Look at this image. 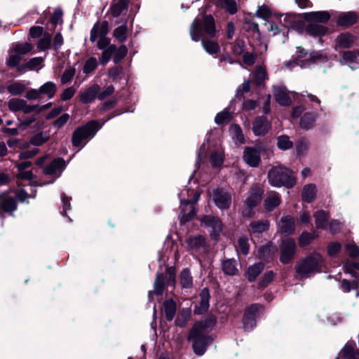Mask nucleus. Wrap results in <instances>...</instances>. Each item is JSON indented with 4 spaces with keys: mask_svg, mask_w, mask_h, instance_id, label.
I'll list each match as a JSON object with an SVG mask.
<instances>
[{
    "mask_svg": "<svg viewBox=\"0 0 359 359\" xmlns=\"http://www.w3.org/2000/svg\"><path fill=\"white\" fill-rule=\"evenodd\" d=\"M215 324V319L209 318L205 321L197 323L190 332L189 339L193 341V348L196 354L202 355L204 354L207 346L212 339L207 336L208 330Z\"/></svg>",
    "mask_w": 359,
    "mask_h": 359,
    "instance_id": "f257e3e1",
    "label": "nucleus"
},
{
    "mask_svg": "<svg viewBox=\"0 0 359 359\" xmlns=\"http://www.w3.org/2000/svg\"><path fill=\"white\" fill-rule=\"evenodd\" d=\"M269 184L276 187H292L296 179L292 170L283 165L272 167L268 172Z\"/></svg>",
    "mask_w": 359,
    "mask_h": 359,
    "instance_id": "f03ea898",
    "label": "nucleus"
},
{
    "mask_svg": "<svg viewBox=\"0 0 359 359\" xmlns=\"http://www.w3.org/2000/svg\"><path fill=\"white\" fill-rule=\"evenodd\" d=\"M212 37L215 33V21L211 15H205L203 19H195L190 27V35L194 41L201 39L203 32Z\"/></svg>",
    "mask_w": 359,
    "mask_h": 359,
    "instance_id": "7ed1b4c3",
    "label": "nucleus"
},
{
    "mask_svg": "<svg viewBox=\"0 0 359 359\" xmlns=\"http://www.w3.org/2000/svg\"><path fill=\"white\" fill-rule=\"evenodd\" d=\"M175 285V272L172 267H168L166 274L157 273L154 281V288L153 291L149 292V298L151 300L152 295L155 294L157 296H162L165 287Z\"/></svg>",
    "mask_w": 359,
    "mask_h": 359,
    "instance_id": "20e7f679",
    "label": "nucleus"
},
{
    "mask_svg": "<svg viewBox=\"0 0 359 359\" xmlns=\"http://www.w3.org/2000/svg\"><path fill=\"white\" fill-rule=\"evenodd\" d=\"M322 266V257L318 254H314L301 261L297 265L296 271L299 275L303 277H308L310 273L320 271Z\"/></svg>",
    "mask_w": 359,
    "mask_h": 359,
    "instance_id": "39448f33",
    "label": "nucleus"
},
{
    "mask_svg": "<svg viewBox=\"0 0 359 359\" xmlns=\"http://www.w3.org/2000/svg\"><path fill=\"white\" fill-rule=\"evenodd\" d=\"M100 128L96 121L88 122L85 126L76 128L72 134V142L74 147H79L88 137H93Z\"/></svg>",
    "mask_w": 359,
    "mask_h": 359,
    "instance_id": "423d86ee",
    "label": "nucleus"
},
{
    "mask_svg": "<svg viewBox=\"0 0 359 359\" xmlns=\"http://www.w3.org/2000/svg\"><path fill=\"white\" fill-rule=\"evenodd\" d=\"M192 193L194 191H192ZM195 198L194 199H186L184 198V193L181 191L179 194L180 198V208L181 212L180 215V219L181 223L184 224L195 215L194 203H196L199 198V194L195 193Z\"/></svg>",
    "mask_w": 359,
    "mask_h": 359,
    "instance_id": "0eeeda50",
    "label": "nucleus"
},
{
    "mask_svg": "<svg viewBox=\"0 0 359 359\" xmlns=\"http://www.w3.org/2000/svg\"><path fill=\"white\" fill-rule=\"evenodd\" d=\"M264 190L257 185L252 187L245 200L246 208L243 211V215L250 217L253 215L252 208L256 207L261 201Z\"/></svg>",
    "mask_w": 359,
    "mask_h": 359,
    "instance_id": "6e6552de",
    "label": "nucleus"
},
{
    "mask_svg": "<svg viewBox=\"0 0 359 359\" xmlns=\"http://www.w3.org/2000/svg\"><path fill=\"white\" fill-rule=\"evenodd\" d=\"M325 57L320 53H309L301 47L297 48V55L294 63L301 67H306L311 62L325 59Z\"/></svg>",
    "mask_w": 359,
    "mask_h": 359,
    "instance_id": "1a4fd4ad",
    "label": "nucleus"
},
{
    "mask_svg": "<svg viewBox=\"0 0 359 359\" xmlns=\"http://www.w3.org/2000/svg\"><path fill=\"white\" fill-rule=\"evenodd\" d=\"M296 250V243L292 238H286L283 240L280 246V261L287 264L293 259Z\"/></svg>",
    "mask_w": 359,
    "mask_h": 359,
    "instance_id": "9d476101",
    "label": "nucleus"
},
{
    "mask_svg": "<svg viewBox=\"0 0 359 359\" xmlns=\"http://www.w3.org/2000/svg\"><path fill=\"white\" fill-rule=\"evenodd\" d=\"M8 107L13 112L21 111L24 114H29L34 111L38 105H29L22 99L12 98L8 102Z\"/></svg>",
    "mask_w": 359,
    "mask_h": 359,
    "instance_id": "9b49d317",
    "label": "nucleus"
},
{
    "mask_svg": "<svg viewBox=\"0 0 359 359\" xmlns=\"http://www.w3.org/2000/svg\"><path fill=\"white\" fill-rule=\"evenodd\" d=\"M261 309L262 306L259 304H252L245 309L243 316V326L245 330H252L255 326V318Z\"/></svg>",
    "mask_w": 359,
    "mask_h": 359,
    "instance_id": "f8f14e48",
    "label": "nucleus"
},
{
    "mask_svg": "<svg viewBox=\"0 0 359 359\" xmlns=\"http://www.w3.org/2000/svg\"><path fill=\"white\" fill-rule=\"evenodd\" d=\"M201 221L205 226L212 229L210 234L212 237L216 238L221 232L222 223L218 217L205 215L201 219Z\"/></svg>",
    "mask_w": 359,
    "mask_h": 359,
    "instance_id": "ddd939ff",
    "label": "nucleus"
},
{
    "mask_svg": "<svg viewBox=\"0 0 359 359\" xmlns=\"http://www.w3.org/2000/svg\"><path fill=\"white\" fill-rule=\"evenodd\" d=\"M213 201L216 205L220 209H227L231 203V197L222 190L216 189L212 196Z\"/></svg>",
    "mask_w": 359,
    "mask_h": 359,
    "instance_id": "4468645a",
    "label": "nucleus"
},
{
    "mask_svg": "<svg viewBox=\"0 0 359 359\" xmlns=\"http://www.w3.org/2000/svg\"><path fill=\"white\" fill-rule=\"evenodd\" d=\"M245 162L251 167H257L260 162L259 151L255 147H245L243 152Z\"/></svg>",
    "mask_w": 359,
    "mask_h": 359,
    "instance_id": "2eb2a0df",
    "label": "nucleus"
},
{
    "mask_svg": "<svg viewBox=\"0 0 359 359\" xmlns=\"http://www.w3.org/2000/svg\"><path fill=\"white\" fill-rule=\"evenodd\" d=\"M65 168V162L62 158H56L47 165L44 168V173L48 175H54L55 177L60 176Z\"/></svg>",
    "mask_w": 359,
    "mask_h": 359,
    "instance_id": "dca6fc26",
    "label": "nucleus"
},
{
    "mask_svg": "<svg viewBox=\"0 0 359 359\" xmlns=\"http://www.w3.org/2000/svg\"><path fill=\"white\" fill-rule=\"evenodd\" d=\"M341 64L348 65L352 69L359 67V54L355 51H345L339 59Z\"/></svg>",
    "mask_w": 359,
    "mask_h": 359,
    "instance_id": "f3484780",
    "label": "nucleus"
},
{
    "mask_svg": "<svg viewBox=\"0 0 359 359\" xmlns=\"http://www.w3.org/2000/svg\"><path fill=\"white\" fill-rule=\"evenodd\" d=\"M108 32L109 24L107 21H103L102 23L97 22L90 31V40L91 42H95L97 39L107 36Z\"/></svg>",
    "mask_w": 359,
    "mask_h": 359,
    "instance_id": "a211bd4d",
    "label": "nucleus"
},
{
    "mask_svg": "<svg viewBox=\"0 0 359 359\" xmlns=\"http://www.w3.org/2000/svg\"><path fill=\"white\" fill-rule=\"evenodd\" d=\"M304 18L309 23H323L329 20L330 15L327 11H316L304 13Z\"/></svg>",
    "mask_w": 359,
    "mask_h": 359,
    "instance_id": "6ab92c4d",
    "label": "nucleus"
},
{
    "mask_svg": "<svg viewBox=\"0 0 359 359\" xmlns=\"http://www.w3.org/2000/svg\"><path fill=\"white\" fill-rule=\"evenodd\" d=\"M270 128V123L265 116H259L253 122L252 130L255 135H263Z\"/></svg>",
    "mask_w": 359,
    "mask_h": 359,
    "instance_id": "aec40b11",
    "label": "nucleus"
},
{
    "mask_svg": "<svg viewBox=\"0 0 359 359\" xmlns=\"http://www.w3.org/2000/svg\"><path fill=\"white\" fill-rule=\"evenodd\" d=\"M354 43V37L349 33H342L335 39L334 49L338 50L342 48H349Z\"/></svg>",
    "mask_w": 359,
    "mask_h": 359,
    "instance_id": "412c9836",
    "label": "nucleus"
},
{
    "mask_svg": "<svg viewBox=\"0 0 359 359\" xmlns=\"http://www.w3.org/2000/svg\"><path fill=\"white\" fill-rule=\"evenodd\" d=\"M358 18V17L355 12H342L339 14L337 23L339 26L349 27L355 24Z\"/></svg>",
    "mask_w": 359,
    "mask_h": 359,
    "instance_id": "4be33fe9",
    "label": "nucleus"
},
{
    "mask_svg": "<svg viewBox=\"0 0 359 359\" xmlns=\"http://www.w3.org/2000/svg\"><path fill=\"white\" fill-rule=\"evenodd\" d=\"M269 222L267 219L252 221L249 224V233L251 235L260 234L269 229Z\"/></svg>",
    "mask_w": 359,
    "mask_h": 359,
    "instance_id": "5701e85b",
    "label": "nucleus"
},
{
    "mask_svg": "<svg viewBox=\"0 0 359 359\" xmlns=\"http://www.w3.org/2000/svg\"><path fill=\"white\" fill-rule=\"evenodd\" d=\"M273 95L276 102L280 105L288 106L292 103V100L284 87L275 86L273 88Z\"/></svg>",
    "mask_w": 359,
    "mask_h": 359,
    "instance_id": "b1692460",
    "label": "nucleus"
},
{
    "mask_svg": "<svg viewBox=\"0 0 359 359\" xmlns=\"http://www.w3.org/2000/svg\"><path fill=\"white\" fill-rule=\"evenodd\" d=\"M100 86L97 84H93L88 88L80 94L81 101L83 104L91 103L96 97H98Z\"/></svg>",
    "mask_w": 359,
    "mask_h": 359,
    "instance_id": "393cba45",
    "label": "nucleus"
},
{
    "mask_svg": "<svg viewBox=\"0 0 359 359\" xmlns=\"http://www.w3.org/2000/svg\"><path fill=\"white\" fill-rule=\"evenodd\" d=\"M281 202L280 195L276 192H271L267 195L264 201V206L266 211L271 212L277 208Z\"/></svg>",
    "mask_w": 359,
    "mask_h": 359,
    "instance_id": "a878e982",
    "label": "nucleus"
},
{
    "mask_svg": "<svg viewBox=\"0 0 359 359\" xmlns=\"http://www.w3.org/2000/svg\"><path fill=\"white\" fill-rule=\"evenodd\" d=\"M278 229L281 233L291 234L294 231V220L290 216L283 217L278 222Z\"/></svg>",
    "mask_w": 359,
    "mask_h": 359,
    "instance_id": "bb28decb",
    "label": "nucleus"
},
{
    "mask_svg": "<svg viewBox=\"0 0 359 359\" xmlns=\"http://www.w3.org/2000/svg\"><path fill=\"white\" fill-rule=\"evenodd\" d=\"M17 204L15 200L10 196H0V214L3 212H10L15 210Z\"/></svg>",
    "mask_w": 359,
    "mask_h": 359,
    "instance_id": "cd10ccee",
    "label": "nucleus"
},
{
    "mask_svg": "<svg viewBox=\"0 0 359 359\" xmlns=\"http://www.w3.org/2000/svg\"><path fill=\"white\" fill-rule=\"evenodd\" d=\"M209 298L210 294L208 290L206 288H204L201 290L200 294V303L199 306H196L194 310V312L196 313H203V312L206 311L209 308Z\"/></svg>",
    "mask_w": 359,
    "mask_h": 359,
    "instance_id": "c85d7f7f",
    "label": "nucleus"
},
{
    "mask_svg": "<svg viewBox=\"0 0 359 359\" xmlns=\"http://www.w3.org/2000/svg\"><path fill=\"white\" fill-rule=\"evenodd\" d=\"M306 32L311 36H321L327 32V27L317 23H309L306 27Z\"/></svg>",
    "mask_w": 359,
    "mask_h": 359,
    "instance_id": "c756f323",
    "label": "nucleus"
},
{
    "mask_svg": "<svg viewBox=\"0 0 359 359\" xmlns=\"http://www.w3.org/2000/svg\"><path fill=\"white\" fill-rule=\"evenodd\" d=\"M179 280L182 289H189L193 286V278L187 269H183L179 276Z\"/></svg>",
    "mask_w": 359,
    "mask_h": 359,
    "instance_id": "7c9ffc66",
    "label": "nucleus"
},
{
    "mask_svg": "<svg viewBox=\"0 0 359 359\" xmlns=\"http://www.w3.org/2000/svg\"><path fill=\"white\" fill-rule=\"evenodd\" d=\"M316 120V114L307 112L301 118L299 126L304 130H309L313 126Z\"/></svg>",
    "mask_w": 359,
    "mask_h": 359,
    "instance_id": "2f4dec72",
    "label": "nucleus"
},
{
    "mask_svg": "<svg viewBox=\"0 0 359 359\" xmlns=\"http://www.w3.org/2000/svg\"><path fill=\"white\" fill-rule=\"evenodd\" d=\"M316 195V187L313 184H306L302 190V199L304 201L311 203Z\"/></svg>",
    "mask_w": 359,
    "mask_h": 359,
    "instance_id": "473e14b6",
    "label": "nucleus"
},
{
    "mask_svg": "<svg viewBox=\"0 0 359 359\" xmlns=\"http://www.w3.org/2000/svg\"><path fill=\"white\" fill-rule=\"evenodd\" d=\"M313 217L316 220V226L318 229H325L327 224V220L329 219V214L324 210H318L314 215Z\"/></svg>",
    "mask_w": 359,
    "mask_h": 359,
    "instance_id": "72a5a7b5",
    "label": "nucleus"
},
{
    "mask_svg": "<svg viewBox=\"0 0 359 359\" xmlns=\"http://www.w3.org/2000/svg\"><path fill=\"white\" fill-rule=\"evenodd\" d=\"M39 90L41 95H46L48 99H51L55 95L57 87L55 83L48 81L39 88Z\"/></svg>",
    "mask_w": 359,
    "mask_h": 359,
    "instance_id": "f704fd0d",
    "label": "nucleus"
},
{
    "mask_svg": "<svg viewBox=\"0 0 359 359\" xmlns=\"http://www.w3.org/2000/svg\"><path fill=\"white\" fill-rule=\"evenodd\" d=\"M264 264L262 262L256 263L248 268L247 271V278L249 281H253L261 273L264 269Z\"/></svg>",
    "mask_w": 359,
    "mask_h": 359,
    "instance_id": "c9c22d12",
    "label": "nucleus"
},
{
    "mask_svg": "<svg viewBox=\"0 0 359 359\" xmlns=\"http://www.w3.org/2000/svg\"><path fill=\"white\" fill-rule=\"evenodd\" d=\"M217 6L225 9L230 14H234L237 11V6L235 0H217Z\"/></svg>",
    "mask_w": 359,
    "mask_h": 359,
    "instance_id": "e433bc0d",
    "label": "nucleus"
},
{
    "mask_svg": "<svg viewBox=\"0 0 359 359\" xmlns=\"http://www.w3.org/2000/svg\"><path fill=\"white\" fill-rule=\"evenodd\" d=\"M128 6V0H118L112 4L110 11L113 17L119 16L123 11L126 9Z\"/></svg>",
    "mask_w": 359,
    "mask_h": 359,
    "instance_id": "4c0bfd02",
    "label": "nucleus"
},
{
    "mask_svg": "<svg viewBox=\"0 0 359 359\" xmlns=\"http://www.w3.org/2000/svg\"><path fill=\"white\" fill-rule=\"evenodd\" d=\"M187 245L191 249L198 250L203 248L205 245V238L201 236L189 237L186 241Z\"/></svg>",
    "mask_w": 359,
    "mask_h": 359,
    "instance_id": "58836bf2",
    "label": "nucleus"
},
{
    "mask_svg": "<svg viewBox=\"0 0 359 359\" xmlns=\"http://www.w3.org/2000/svg\"><path fill=\"white\" fill-rule=\"evenodd\" d=\"M222 269L224 272L227 275H236L238 272L236 261L233 259L224 261L222 264Z\"/></svg>",
    "mask_w": 359,
    "mask_h": 359,
    "instance_id": "ea45409f",
    "label": "nucleus"
},
{
    "mask_svg": "<svg viewBox=\"0 0 359 359\" xmlns=\"http://www.w3.org/2000/svg\"><path fill=\"white\" fill-rule=\"evenodd\" d=\"M164 311L168 320H171L176 312V304L172 299H168L163 303Z\"/></svg>",
    "mask_w": 359,
    "mask_h": 359,
    "instance_id": "a19ab883",
    "label": "nucleus"
},
{
    "mask_svg": "<svg viewBox=\"0 0 359 359\" xmlns=\"http://www.w3.org/2000/svg\"><path fill=\"white\" fill-rule=\"evenodd\" d=\"M337 359H356V351L350 344H346L341 351L339 358Z\"/></svg>",
    "mask_w": 359,
    "mask_h": 359,
    "instance_id": "79ce46f5",
    "label": "nucleus"
},
{
    "mask_svg": "<svg viewBox=\"0 0 359 359\" xmlns=\"http://www.w3.org/2000/svg\"><path fill=\"white\" fill-rule=\"evenodd\" d=\"M116 46L115 45H110L107 48L103 49L102 56L100 58V64L105 65L111 59V55L116 52Z\"/></svg>",
    "mask_w": 359,
    "mask_h": 359,
    "instance_id": "37998d69",
    "label": "nucleus"
},
{
    "mask_svg": "<svg viewBox=\"0 0 359 359\" xmlns=\"http://www.w3.org/2000/svg\"><path fill=\"white\" fill-rule=\"evenodd\" d=\"M36 185L32 183L30 185L25 186V189H21L17 191L16 197L21 202L25 201L28 198L34 197L35 192L34 194L32 192L29 193L28 189H32L33 186Z\"/></svg>",
    "mask_w": 359,
    "mask_h": 359,
    "instance_id": "c03bdc74",
    "label": "nucleus"
},
{
    "mask_svg": "<svg viewBox=\"0 0 359 359\" xmlns=\"http://www.w3.org/2000/svg\"><path fill=\"white\" fill-rule=\"evenodd\" d=\"M127 26L126 24L119 26L114 31L113 35L118 42H123L127 39Z\"/></svg>",
    "mask_w": 359,
    "mask_h": 359,
    "instance_id": "a18cd8bd",
    "label": "nucleus"
},
{
    "mask_svg": "<svg viewBox=\"0 0 359 359\" xmlns=\"http://www.w3.org/2000/svg\"><path fill=\"white\" fill-rule=\"evenodd\" d=\"M230 133L233 139L238 144L244 142V136L242 130L238 125H233L230 128Z\"/></svg>",
    "mask_w": 359,
    "mask_h": 359,
    "instance_id": "49530a36",
    "label": "nucleus"
},
{
    "mask_svg": "<svg viewBox=\"0 0 359 359\" xmlns=\"http://www.w3.org/2000/svg\"><path fill=\"white\" fill-rule=\"evenodd\" d=\"M201 43L203 48L209 54L217 53L219 50V46L215 41L202 39Z\"/></svg>",
    "mask_w": 359,
    "mask_h": 359,
    "instance_id": "de8ad7c7",
    "label": "nucleus"
},
{
    "mask_svg": "<svg viewBox=\"0 0 359 359\" xmlns=\"http://www.w3.org/2000/svg\"><path fill=\"white\" fill-rule=\"evenodd\" d=\"M277 145L280 149L287 150L292 147L293 143L287 135H280L278 137Z\"/></svg>",
    "mask_w": 359,
    "mask_h": 359,
    "instance_id": "09e8293b",
    "label": "nucleus"
},
{
    "mask_svg": "<svg viewBox=\"0 0 359 359\" xmlns=\"http://www.w3.org/2000/svg\"><path fill=\"white\" fill-rule=\"evenodd\" d=\"M25 90V86L19 82H15L11 83L7 87V90L12 95H21Z\"/></svg>",
    "mask_w": 359,
    "mask_h": 359,
    "instance_id": "8fccbe9b",
    "label": "nucleus"
},
{
    "mask_svg": "<svg viewBox=\"0 0 359 359\" xmlns=\"http://www.w3.org/2000/svg\"><path fill=\"white\" fill-rule=\"evenodd\" d=\"M231 114L227 109L218 113L215 118V121L217 124L220 125L224 123H227L231 119Z\"/></svg>",
    "mask_w": 359,
    "mask_h": 359,
    "instance_id": "3c124183",
    "label": "nucleus"
},
{
    "mask_svg": "<svg viewBox=\"0 0 359 359\" xmlns=\"http://www.w3.org/2000/svg\"><path fill=\"white\" fill-rule=\"evenodd\" d=\"M32 46L27 43L16 44L13 48V52L19 54L21 57L32 50Z\"/></svg>",
    "mask_w": 359,
    "mask_h": 359,
    "instance_id": "603ef678",
    "label": "nucleus"
},
{
    "mask_svg": "<svg viewBox=\"0 0 359 359\" xmlns=\"http://www.w3.org/2000/svg\"><path fill=\"white\" fill-rule=\"evenodd\" d=\"M51 42V36L48 33L43 34L42 38L38 43V48L41 50H45L49 48Z\"/></svg>",
    "mask_w": 359,
    "mask_h": 359,
    "instance_id": "864d4df0",
    "label": "nucleus"
},
{
    "mask_svg": "<svg viewBox=\"0 0 359 359\" xmlns=\"http://www.w3.org/2000/svg\"><path fill=\"white\" fill-rule=\"evenodd\" d=\"M36 121V118L34 116H32L30 117H26L25 118H18V129L22 131L28 128L32 123H33Z\"/></svg>",
    "mask_w": 359,
    "mask_h": 359,
    "instance_id": "5fc2aeb1",
    "label": "nucleus"
},
{
    "mask_svg": "<svg viewBox=\"0 0 359 359\" xmlns=\"http://www.w3.org/2000/svg\"><path fill=\"white\" fill-rule=\"evenodd\" d=\"M97 67V61L95 57H90L85 63L83 67V72L89 74L93 72Z\"/></svg>",
    "mask_w": 359,
    "mask_h": 359,
    "instance_id": "6e6d98bb",
    "label": "nucleus"
},
{
    "mask_svg": "<svg viewBox=\"0 0 359 359\" xmlns=\"http://www.w3.org/2000/svg\"><path fill=\"white\" fill-rule=\"evenodd\" d=\"M255 79L257 85H260L266 79V70L262 67H257L255 72Z\"/></svg>",
    "mask_w": 359,
    "mask_h": 359,
    "instance_id": "4d7b16f0",
    "label": "nucleus"
},
{
    "mask_svg": "<svg viewBox=\"0 0 359 359\" xmlns=\"http://www.w3.org/2000/svg\"><path fill=\"white\" fill-rule=\"evenodd\" d=\"M210 163L213 166H220L224 161V156L222 152L215 151L211 154Z\"/></svg>",
    "mask_w": 359,
    "mask_h": 359,
    "instance_id": "13d9d810",
    "label": "nucleus"
},
{
    "mask_svg": "<svg viewBox=\"0 0 359 359\" xmlns=\"http://www.w3.org/2000/svg\"><path fill=\"white\" fill-rule=\"evenodd\" d=\"M48 140V136L46 133H39L35 135L31 140V142L36 146L41 145Z\"/></svg>",
    "mask_w": 359,
    "mask_h": 359,
    "instance_id": "bf43d9fd",
    "label": "nucleus"
},
{
    "mask_svg": "<svg viewBox=\"0 0 359 359\" xmlns=\"http://www.w3.org/2000/svg\"><path fill=\"white\" fill-rule=\"evenodd\" d=\"M309 147V142L304 139H302L297 142L296 150L298 154H304Z\"/></svg>",
    "mask_w": 359,
    "mask_h": 359,
    "instance_id": "052dcab7",
    "label": "nucleus"
},
{
    "mask_svg": "<svg viewBox=\"0 0 359 359\" xmlns=\"http://www.w3.org/2000/svg\"><path fill=\"white\" fill-rule=\"evenodd\" d=\"M128 49L126 46H121L116 52L114 53V62L115 63L119 62L127 54Z\"/></svg>",
    "mask_w": 359,
    "mask_h": 359,
    "instance_id": "680f3d73",
    "label": "nucleus"
},
{
    "mask_svg": "<svg viewBox=\"0 0 359 359\" xmlns=\"http://www.w3.org/2000/svg\"><path fill=\"white\" fill-rule=\"evenodd\" d=\"M256 15L260 18L266 20L271 16V11L268 6L263 5L258 8Z\"/></svg>",
    "mask_w": 359,
    "mask_h": 359,
    "instance_id": "e2e57ef3",
    "label": "nucleus"
},
{
    "mask_svg": "<svg viewBox=\"0 0 359 359\" xmlns=\"http://www.w3.org/2000/svg\"><path fill=\"white\" fill-rule=\"evenodd\" d=\"M238 248L243 255H247L249 252V244L246 237H240L238 240Z\"/></svg>",
    "mask_w": 359,
    "mask_h": 359,
    "instance_id": "0e129e2a",
    "label": "nucleus"
},
{
    "mask_svg": "<svg viewBox=\"0 0 359 359\" xmlns=\"http://www.w3.org/2000/svg\"><path fill=\"white\" fill-rule=\"evenodd\" d=\"M313 236L312 234L309 233L307 232H304L299 238V245L301 247H304L308 245L310 242L313 240Z\"/></svg>",
    "mask_w": 359,
    "mask_h": 359,
    "instance_id": "69168bd1",
    "label": "nucleus"
},
{
    "mask_svg": "<svg viewBox=\"0 0 359 359\" xmlns=\"http://www.w3.org/2000/svg\"><path fill=\"white\" fill-rule=\"evenodd\" d=\"M75 74V69L74 68H69L65 69L62 77L61 82L62 84H66L69 82Z\"/></svg>",
    "mask_w": 359,
    "mask_h": 359,
    "instance_id": "338daca9",
    "label": "nucleus"
},
{
    "mask_svg": "<svg viewBox=\"0 0 359 359\" xmlns=\"http://www.w3.org/2000/svg\"><path fill=\"white\" fill-rule=\"evenodd\" d=\"M348 255L351 257H357L359 255V248L355 243H348L345 245Z\"/></svg>",
    "mask_w": 359,
    "mask_h": 359,
    "instance_id": "774afa93",
    "label": "nucleus"
}]
</instances>
